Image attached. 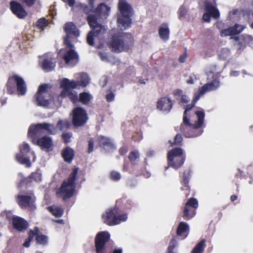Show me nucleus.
I'll list each match as a JSON object with an SVG mask.
<instances>
[{
	"mask_svg": "<svg viewBox=\"0 0 253 253\" xmlns=\"http://www.w3.org/2000/svg\"><path fill=\"white\" fill-rule=\"evenodd\" d=\"M201 96L197 92L195 93L192 103L188 104L183 114V123L181 125L180 129L182 132L184 133L185 136L187 137H196L200 135L202 133V131L199 130L198 133H189V131H193L201 127L204 125L205 113L202 109H199V110L195 111V114L197 117V121L194 124L190 123L189 120L186 117L187 112L191 110L194 106L196 103L199 100Z\"/></svg>",
	"mask_w": 253,
	"mask_h": 253,
	"instance_id": "obj_1",
	"label": "nucleus"
},
{
	"mask_svg": "<svg viewBox=\"0 0 253 253\" xmlns=\"http://www.w3.org/2000/svg\"><path fill=\"white\" fill-rule=\"evenodd\" d=\"M76 77L77 79H78V77H80V81H70L67 78H64L60 84V87L62 88L60 96L69 97L74 103L77 101L78 98L77 93L72 90V89L76 88L79 86L84 87L89 83L88 76L85 73L76 74Z\"/></svg>",
	"mask_w": 253,
	"mask_h": 253,
	"instance_id": "obj_2",
	"label": "nucleus"
},
{
	"mask_svg": "<svg viewBox=\"0 0 253 253\" xmlns=\"http://www.w3.org/2000/svg\"><path fill=\"white\" fill-rule=\"evenodd\" d=\"M133 39L128 33H121L113 36L110 42V47L113 52L119 53L128 50L132 46Z\"/></svg>",
	"mask_w": 253,
	"mask_h": 253,
	"instance_id": "obj_3",
	"label": "nucleus"
},
{
	"mask_svg": "<svg viewBox=\"0 0 253 253\" xmlns=\"http://www.w3.org/2000/svg\"><path fill=\"white\" fill-rule=\"evenodd\" d=\"M119 8L121 14L118 16V25L121 30H125L131 25L130 17L133 14L132 9L126 0H119Z\"/></svg>",
	"mask_w": 253,
	"mask_h": 253,
	"instance_id": "obj_4",
	"label": "nucleus"
},
{
	"mask_svg": "<svg viewBox=\"0 0 253 253\" xmlns=\"http://www.w3.org/2000/svg\"><path fill=\"white\" fill-rule=\"evenodd\" d=\"M77 172L78 169H74L69 178L63 182L60 188L57 191L58 197H61L64 200H66L74 195L75 192V181L76 179Z\"/></svg>",
	"mask_w": 253,
	"mask_h": 253,
	"instance_id": "obj_5",
	"label": "nucleus"
},
{
	"mask_svg": "<svg viewBox=\"0 0 253 253\" xmlns=\"http://www.w3.org/2000/svg\"><path fill=\"white\" fill-rule=\"evenodd\" d=\"M87 19L92 30L87 36V42L90 45H92L94 44V37L104 33L106 31V28L105 26L99 23V18L95 14H89Z\"/></svg>",
	"mask_w": 253,
	"mask_h": 253,
	"instance_id": "obj_6",
	"label": "nucleus"
},
{
	"mask_svg": "<svg viewBox=\"0 0 253 253\" xmlns=\"http://www.w3.org/2000/svg\"><path fill=\"white\" fill-rule=\"evenodd\" d=\"M185 156L181 148H176L169 151L168 154L169 166L177 169L184 163Z\"/></svg>",
	"mask_w": 253,
	"mask_h": 253,
	"instance_id": "obj_7",
	"label": "nucleus"
},
{
	"mask_svg": "<svg viewBox=\"0 0 253 253\" xmlns=\"http://www.w3.org/2000/svg\"><path fill=\"white\" fill-rule=\"evenodd\" d=\"M51 86L48 84L41 85L36 95V103L39 106H47L51 101L50 90Z\"/></svg>",
	"mask_w": 253,
	"mask_h": 253,
	"instance_id": "obj_8",
	"label": "nucleus"
},
{
	"mask_svg": "<svg viewBox=\"0 0 253 253\" xmlns=\"http://www.w3.org/2000/svg\"><path fill=\"white\" fill-rule=\"evenodd\" d=\"M57 127L53 124L47 123L38 124L36 125L30 126L28 131V136L33 137L35 134L44 133L46 131L51 134H55L57 133Z\"/></svg>",
	"mask_w": 253,
	"mask_h": 253,
	"instance_id": "obj_9",
	"label": "nucleus"
},
{
	"mask_svg": "<svg viewBox=\"0 0 253 253\" xmlns=\"http://www.w3.org/2000/svg\"><path fill=\"white\" fill-rule=\"evenodd\" d=\"M64 31L66 36L64 40V43L68 47H73L71 43L72 40L78 37L80 33L76 26L72 22H68L65 25Z\"/></svg>",
	"mask_w": 253,
	"mask_h": 253,
	"instance_id": "obj_10",
	"label": "nucleus"
},
{
	"mask_svg": "<svg viewBox=\"0 0 253 253\" xmlns=\"http://www.w3.org/2000/svg\"><path fill=\"white\" fill-rule=\"evenodd\" d=\"M127 218L126 214H122L118 216L115 215L112 210L107 211L105 213L102 215L103 222L109 225H114L120 224L122 222H124Z\"/></svg>",
	"mask_w": 253,
	"mask_h": 253,
	"instance_id": "obj_11",
	"label": "nucleus"
},
{
	"mask_svg": "<svg viewBox=\"0 0 253 253\" xmlns=\"http://www.w3.org/2000/svg\"><path fill=\"white\" fill-rule=\"evenodd\" d=\"M35 201V197L32 194L28 195L19 194L16 199L17 202L21 208L30 210H34L36 208Z\"/></svg>",
	"mask_w": 253,
	"mask_h": 253,
	"instance_id": "obj_12",
	"label": "nucleus"
},
{
	"mask_svg": "<svg viewBox=\"0 0 253 253\" xmlns=\"http://www.w3.org/2000/svg\"><path fill=\"white\" fill-rule=\"evenodd\" d=\"M110 237V235L107 231L100 232L97 234L95 239L97 253H104L105 250V245Z\"/></svg>",
	"mask_w": 253,
	"mask_h": 253,
	"instance_id": "obj_13",
	"label": "nucleus"
},
{
	"mask_svg": "<svg viewBox=\"0 0 253 253\" xmlns=\"http://www.w3.org/2000/svg\"><path fill=\"white\" fill-rule=\"evenodd\" d=\"M88 119L85 111L82 108L78 107L73 110V124L80 126L85 124Z\"/></svg>",
	"mask_w": 253,
	"mask_h": 253,
	"instance_id": "obj_14",
	"label": "nucleus"
},
{
	"mask_svg": "<svg viewBox=\"0 0 253 253\" xmlns=\"http://www.w3.org/2000/svg\"><path fill=\"white\" fill-rule=\"evenodd\" d=\"M198 206V201L194 198H190L186 203L183 211V218L186 220H189L192 218L195 214V210Z\"/></svg>",
	"mask_w": 253,
	"mask_h": 253,
	"instance_id": "obj_15",
	"label": "nucleus"
},
{
	"mask_svg": "<svg viewBox=\"0 0 253 253\" xmlns=\"http://www.w3.org/2000/svg\"><path fill=\"white\" fill-rule=\"evenodd\" d=\"M20 154L16 156V159L18 162L21 164H25L27 167H30L31 165L29 159L25 158L21 154H25L29 152L30 148L27 143L23 142L20 145Z\"/></svg>",
	"mask_w": 253,
	"mask_h": 253,
	"instance_id": "obj_16",
	"label": "nucleus"
},
{
	"mask_svg": "<svg viewBox=\"0 0 253 253\" xmlns=\"http://www.w3.org/2000/svg\"><path fill=\"white\" fill-rule=\"evenodd\" d=\"M63 58L65 63L69 66H73L76 65L79 60L77 53L73 49H66L64 53Z\"/></svg>",
	"mask_w": 253,
	"mask_h": 253,
	"instance_id": "obj_17",
	"label": "nucleus"
},
{
	"mask_svg": "<svg viewBox=\"0 0 253 253\" xmlns=\"http://www.w3.org/2000/svg\"><path fill=\"white\" fill-rule=\"evenodd\" d=\"M10 6L13 13L19 18H24L28 14L23 6L15 1H11Z\"/></svg>",
	"mask_w": 253,
	"mask_h": 253,
	"instance_id": "obj_18",
	"label": "nucleus"
},
{
	"mask_svg": "<svg viewBox=\"0 0 253 253\" xmlns=\"http://www.w3.org/2000/svg\"><path fill=\"white\" fill-rule=\"evenodd\" d=\"M205 7L207 12L203 16V19L205 21L209 22L211 20V16L214 18H218L219 12L216 7L208 3L206 4Z\"/></svg>",
	"mask_w": 253,
	"mask_h": 253,
	"instance_id": "obj_19",
	"label": "nucleus"
},
{
	"mask_svg": "<svg viewBox=\"0 0 253 253\" xmlns=\"http://www.w3.org/2000/svg\"><path fill=\"white\" fill-rule=\"evenodd\" d=\"M43 61L42 63V69L46 72L50 71L55 67V60L52 54L48 53L43 56Z\"/></svg>",
	"mask_w": 253,
	"mask_h": 253,
	"instance_id": "obj_20",
	"label": "nucleus"
},
{
	"mask_svg": "<svg viewBox=\"0 0 253 253\" xmlns=\"http://www.w3.org/2000/svg\"><path fill=\"white\" fill-rule=\"evenodd\" d=\"M220 86V82L218 80H214L211 82L205 84L200 88L197 92L203 96L206 92L216 90Z\"/></svg>",
	"mask_w": 253,
	"mask_h": 253,
	"instance_id": "obj_21",
	"label": "nucleus"
},
{
	"mask_svg": "<svg viewBox=\"0 0 253 253\" xmlns=\"http://www.w3.org/2000/svg\"><path fill=\"white\" fill-rule=\"evenodd\" d=\"M244 28L245 27L243 25L235 24L233 27L222 30L220 31V35L221 37H227L238 35L242 32Z\"/></svg>",
	"mask_w": 253,
	"mask_h": 253,
	"instance_id": "obj_22",
	"label": "nucleus"
},
{
	"mask_svg": "<svg viewBox=\"0 0 253 253\" xmlns=\"http://www.w3.org/2000/svg\"><path fill=\"white\" fill-rule=\"evenodd\" d=\"M157 107L164 113L169 112L172 107L171 100L169 97L161 98L157 102Z\"/></svg>",
	"mask_w": 253,
	"mask_h": 253,
	"instance_id": "obj_23",
	"label": "nucleus"
},
{
	"mask_svg": "<svg viewBox=\"0 0 253 253\" xmlns=\"http://www.w3.org/2000/svg\"><path fill=\"white\" fill-rule=\"evenodd\" d=\"M37 143L42 149L45 150H52L53 147V142L51 138L46 136L39 139Z\"/></svg>",
	"mask_w": 253,
	"mask_h": 253,
	"instance_id": "obj_24",
	"label": "nucleus"
},
{
	"mask_svg": "<svg viewBox=\"0 0 253 253\" xmlns=\"http://www.w3.org/2000/svg\"><path fill=\"white\" fill-rule=\"evenodd\" d=\"M13 78L16 83L18 94L24 95L26 92V85L24 80L18 75L14 76Z\"/></svg>",
	"mask_w": 253,
	"mask_h": 253,
	"instance_id": "obj_25",
	"label": "nucleus"
},
{
	"mask_svg": "<svg viewBox=\"0 0 253 253\" xmlns=\"http://www.w3.org/2000/svg\"><path fill=\"white\" fill-rule=\"evenodd\" d=\"M12 222L14 226L19 231H23L27 228L28 224L27 221L19 216L13 217Z\"/></svg>",
	"mask_w": 253,
	"mask_h": 253,
	"instance_id": "obj_26",
	"label": "nucleus"
},
{
	"mask_svg": "<svg viewBox=\"0 0 253 253\" xmlns=\"http://www.w3.org/2000/svg\"><path fill=\"white\" fill-rule=\"evenodd\" d=\"M110 12V7L104 3H101L97 8L96 11L92 14L99 18L98 17H104L106 18Z\"/></svg>",
	"mask_w": 253,
	"mask_h": 253,
	"instance_id": "obj_27",
	"label": "nucleus"
},
{
	"mask_svg": "<svg viewBox=\"0 0 253 253\" xmlns=\"http://www.w3.org/2000/svg\"><path fill=\"white\" fill-rule=\"evenodd\" d=\"M98 143L100 146L105 149L115 148L111 140L103 136H100L98 137Z\"/></svg>",
	"mask_w": 253,
	"mask_h": 253,
	"instance_id": "obj_28",
	"label": "nucleus"
},
{
	"mask_svg": "<svg viewBox=\"0 0 253 253\" xmlns=\"http://www.w3.org/2000/svg\"><path fill=\"white\" fill-rule=\"evenodd\" d=\"M173 94L176 98L180 100V104L181 105L187 104L190 100L189 97L185 95L181 90H175L173 91Z\"/></svg>",
	"mask_w": 253,
	"mask_h": 253,
	"instance_id": "obj_29",
	"label": "nucleus"
},
{
	"mask_svg": "<svg viewBox=\"0 0 253 253\" xmlns=\"http://www.w3.org/2000/svg\"><path fill=\"white\" fill-rule=\"evenodd\" d=\"M169 31L167 24H162L159 31V34L161 38L166 41L169 38Z\"/></svg>",
	"mask_w": 253,
	"mask_h": 253,
	"instance_id": "obj_30",
	"label": "nucleus"
},
{
	"mask_svg": "<svg viewBox=\"0 0 253 253\" xmlns=\"http://www.w3.org/2000/svg\"><path fill=\"white\" fill-rule=\"evenodd\" d=\"M62 155L65 161L70 163L74 157V151L71 148L66 147L62 151Z\"/></svg>",
	"mask_w": 253,
	"mask_h": 253,
	"instance_id": "obj_31",
	"label": "nucleus"
},
{
	"mask_svg": "<svg viewBox=\"0 0 253 253\" xmlns=\"http://www.w3.org/2000/svg\"><path fill=\"white\" fill-rule=\"evenodd\" d=\"M34 236H36L37 242L40 244H44L47 242V237L41 234L38 227H36L33 231Z\"/></svg>",
	"mask_w": 253,
	"mask_h": 253,
	"instance_id": "obj_32",
	"label": "nucleus"
},
{
	"mask_svg": "<svg viewBox=\"0 0 253 253\" xmlns=\"http://www.w3.org/2000/svg\"><path fill=\"white\" fill-rule=\"evenodd\" d=\"M47 209L51 212L53 215L57 217L61 216L63 213V209L56 206L48 207Z\"/></svg>",
	"mask_w": 253,
	"mask_h": 253,
	"instance_id": "obj_33",
	"label": "nucleus"
},
{
	"mask_svg": "<svg viewBox=\"0 0 253 253\" xmlns=\"http://www.w3.org/2000/svg\"><path fill=\"white\" fill-rule=\"evenodd\" d=\"M189 225L184 222H180L177 229V234L181 236L183 233H187L189 231Z\"/></svg>",
	"mask_w": 253,
	"mask_h": 253,
	"instance_id": "obj_34",
	"label": "nucleus"
},
{
	"mask_svg": "<svg viewBox=\"0 0 253 253\" xmlns=\"http://www.w3.org/2000/svg\"><path fill=\"white\" fill-rule=\"evenodd\" d=\"M205 247V241L203 240L197 244L192 251L191 253H203Z\"/></svg>",
	"mask_w": 253,
	"mask_h": 253,
	"instance_id": "obj_35",
	"label": "nucleus"
},
{
	"mask_svg": "<svg viewBox=\"0 0 253 253\" xmlns=\"http://www.w3.org/2000/svg\"><path fill=\"white\" fill-rule=\"evenodd\" d=\"M48 25V22L45 18H41L37 22V28L40 30L41 32H43L45 28Z\"/></svg>",
	"mask_w": 253,
	"mask_h": 253,
	"instance_id": "obj_36",
	"label": "nucleus"
},
{
	"mask_svg": "<svg viewBox=\"0 0 253 253\" xmlns=\"http://www.w3.org/2000/svg\"><path fill=\"white\" fill-rule=\"evenodd\" d=\"M92 97L91 95L86 92H83L80 94V99L82 103L86 104L90 101Z\"/></svg>",
	"mask_w": 253,
	"mask_h": 253,
	"instance_id": "obj_37",
	"label": "nucleus"
},
{
	"mask_svg": "<svg viewBox=\"0 0 253 253\" xmlns=\"http://www.w3.org/2000/svg\"><path fill=\"white\" fill-rule=\"evenodd\" d=\"M229 50L227 48H223L218 51V56L221 59H225L230 55Z\"/></svg>",
	"mask_w": 253,
	"mask_h": 253,
	"instance_id": "obj_38",
	"label": "nucleus"
},
{
	"mask_svg": "<svg viewBox=\"0 0 253 253\" xmlns=\"http://www.w3.org/2000/svg\"><path fill=\"white\" fill-rule=\"evenodd\" d=\"M218 70L217 69V66L215 65H211L207 67L206 69V74L209 78L211 75H212L213 74H215L216 73H218Z\"/></svg>",
	"mask_w": 253,
	"mask_h": 253,
	"instance_id": "obj_39",
	"label": "nucleus"
},
{
	"mask_svg": "<svg viewBox=\"0 0 253 253\" xmlns=\"http://www.w3.org/2000/svg\"><path fill=\"white\" fill-rule=\"evenodd\" d=\"M69 125V122L67 120H59L57 124L56 127L60 130L67 128Z\"/></svg>",
	"mask_w": 253,
	"mask_h": 253,
	"instance_id": "obj_40",
	"label": "nucleus"
},
{
	"mask_svg": "<svg viewBox=\"0 0 253 253\" xmlns=\"http://www.w3.org/2000/svg\"><path fill=\"white\" fill-rule=\"evenodd\" d=\"M32 178L37 182H40L42 179V173L40 170L32 174Z\"/></svg>",
	"mask_w": 253,
	"mask_h": 253,
	"instance_id": "obj_41",
	"label": "nucleus"
},
{
	"mask_svg": "<svg viewBox=\"0 0 253 253\" xmlns=\"http://www.w3.org/2000/svg\"><path fill=\"white\" fill-rule=\"evenodd\" d=\"M34 237V233L33 230H31L29 233V238L28 240L26 241L23 244V246L25 247H29L30 246V243L33 240Z\"/></svg>",
	"mask_w": 253,
	"mask_h": 253,
	"instance_id": "obj_42",
	"label": "nucleus"
},
{
	"mask_svg": "<svg viewBox=\"0 0 253 253\" xmlns=\"http://www.w3.org/2000/svg\"><path fill=\"white\" fill-rule=\"evenodd\" d=\"M187 9L185 7L181 6V7H180L178 11L179 18H182L185 17V15L187 14Z\"/></svg>",
	"mask_w": 253,
	"mask_h": 253,
	"instance_id": "obj_43",
	"label": "nucleus"
},
{
	"mask_svg": "<svg viewBox=\"0 0 253 253\" xmlns=\"http://www.w3.org/2000/svg\"><path fill=\"white\" fill-rule=\"evenodd\" d=\"M72 137V134L70 132L65 133L62 134V138L65 143H69L71 141V138Z\"/></svg>",
	"mask_w": 253,
	"mask_h": 253,
	"instance_id": "obj_44",
	"label": "nucleus"
},
{
	"mask_svg": "<svg viewBox=\"0 0 253 253\" xmlns=\"http://www.w3.org/2000/svg\"><path fill=\"white\" fill-rule=\"evenodd\" d=\"M139 156L137 151H134L132 152L129 155V159L132 162H134L136 159H138Z\"/></svg>",
	"mask_w": 253,
	"mask_h": 253,
	"instance_id": "obj_45",
	"label": "nucleus"
},
{
	"mask_svg": "<svg viewBox=\"0 0 253 253\" xmlns=\"http://www.w3.org/2000/svg\"><path fill=\"white\" fill-rule=\"evenodd\" d=\"M198 80L197 77L196 75H191L188 79L187 80L186 82L188 84H194L195 82Z\"/></svg>",
	"mask_w": 253,
	"mask_h": 253,
	"instance_id": "obj_46",
	"label": "nucleus"
},
{
	"mask_svg": "<svg viewBox=\"0 0 253 253\" xmlns=\"http://www.w3.org/2000/svg\"><path fill=\"white\" fill-rule=\"evenodd\" d=\"M88 3V8L87 7H85L84 8V11L88 13L89 11H91L93 9V0H87Z\"/></svg>",
	"mask_w": 253,
	"mask_h": 253,
	"instance_id": "obj_47",
	"label": "nucleus"
},
{
	"mask_svg": "<svg viewBox=\"0 0 253 253\" xmlns=\"http://www.w3.org/2000/svg\"><path fill=\"white\" fill-rule=\"evenodd\" d=\"M176 240L174 239H172L169 242V246L168 248L169 253H172V250L175 246Z\"/></svg>",
	"mask_w": 253,
	"mask_h": 253,
	"instance_id": "obj_48",
	"label": "nucleus"
},
{
	"mask_svg": "<svg viewBox=\"0 0 253 253\" xmlns=\"http://www.w3.org/2000/svg\"><path fill=\"white\" fill-rule=\"evenodd\" d=\"M182 141V137L181 135L177 134L174 138V144L176 145H180Z\"/></svg>",
	"mask_w": 253,
	"mask_h": 253,
	"instance_id": "obj_49",
	"label": "nucleus"
},
{
	"mask_svg": "<svg viewBox=\"0 0 253 253\" xmlns=\"http://www.w3.org/2000/svg\"><path fill=\"white\" fill-rule=\"evenodd\" d=\"M111 177L114 180H118L121 177L120 173L115 171L111 173Z\"/></svg>",
	"mask_w": 253,
	"mask_h": 253,
	"instance_id": "obj_50",
	"label": "nucleus"
},
{
	"mask_svg": "<svg viewBox=\"0 0 253 253\" xmlns=\"http://www.w3.org/2000/svg\"><path fill=\"white\" fill-rule=\"evenodd\" d=\"M99 55L103 61L107 62L109 61L107 54L105 52H99Z\"/></svg>",
	"mask_w": 253,
	"mask_h": 253,
	"instance_id": "obj_51",
	"label": "nucleus"
},
{
	"mask_svg": "<svg viewBox=\"0 0 253 253\" xmlns=\"http://www.w3.org/2000/svg\"><path fill=\"white\" fill-rule=\"evenodd\" d=\"M22 2L25 3L28 6H32L35 2L36 0H20Z\"/></svg>",
	"mask_w": 253,
	"mask_h": 253,
	"instance_id": "obj_52",
	"label": "nucleus"
},
{
	"mask_svg": "<svg viewBox=\"0 0 253 253\" xmlns=\"http://www.w3.org/2000/svg\"><path fill=\"white\" fill-rule=\"evenodd\" d=\"M93 150V141L92 139H90L88 141V152L90 153Z\"/></svg>",
	"mask_w": 253,
	"mask_h": 253,
	"instance_id": "obj_53",
	"label": "nucleus"
},
{
	"mask_svg": "<svg viewBox=\"0 0 253 253\" xmlns=\"http://www.w3.org/2000/svg\"><path fill=\"white\" fill-rule=\"evenodd\" d=\"M114 94L113 93H110L107 95L106 99L108 101H112L114 99Z\"/></svg>",
	"mask_w": 253,
	"mask_h": 253,
	"instance_id": "obj_54",
	"label": "nucleus"
},
{
	"mask_svg": "<svg viewBox=\"0 0 253 253\" xmlns=\"http://www.w3.org/2000/svg\"><path fill=\"white\" fill-rule=\"evenodd\" d=\"M186 58V55L184 54L181 56L179 58V61L180 62H184Z\"/></svg>",
	"mask_w": 253,
	"mask_h": 253,
	"instance_id": "obj_55",
	"label": "nucleus"
},
{
	"mask_svg": "<svg viewBox=\"0 0 253 253\" xmlns=\"http://www.w3.org/2000/svg\"><path fill=\"white\" fill-rule=\"evenodd\" d=\"M230 75L232 76H237L239 75V72L237 71H232L231 72Z\"/></svg>",
	"mask_w": 253,
	"mask_h": 253,
	"instance_id": "obj_56",
	"label": "nucleus"
},
{
	"mask_svg": "<svg viewBox=\"0 0 253 253\" xmlns=\"http://www.w3.org/2000/svg\"><path fill=\"white\" fill-rule=\"evenodd\" d=\"M126 150L125 148H122L120 150V152L122 154H124L126 152Z\"/></svg>",
	"mask_w": 253,
	"mask_h": 253,
	"instance_id": "obj_57",
	"label": "nucleus"
},
{
	"mask_svg": "<svg viewBox=\"0 0 253 253\" xmlns=\"http://www.w3.org/2000/svg\"><path fill=\"white\" fill-rule=\"evenodd\" d=\"M113 253H122V250L121 249H115Z\"/></svg>",
	"mask_w": 253,
	"mask_h": 253,
	"instance_id": "obj_58",
	"label": "nucleus"
},
{
	"mask_svg": "<svg viewBox=\"0 0 253 253\" xmlns=\"http://www.w3.org/2000/svg\"><path fill=\"white\" fill-rule=\"evenodd\" d=\"M237 198V197L235 195H232L230 197V199L232 201H234L235 200H236Z\"/></svg>",
	"mask_w": 253,
	"mask_h": 253,
	"instance_id": "obj_59",
	"label": "nucleus"
},
{
	"mask_svg": "<svg viewBox=\"0 0 253 253\" xmlns=\"http://www.w3.org/2000/svg\"><path fill=\"white\" fill-rule=\"evenodd\" d=\"M183 180H184V182L185 185L187 187H188V186L187 185V184L188 182V179L185 178Z\"/></svg>",
	"mask_w": 253,
	"mask_h": 253,
	"instance_id": "obj_60",
	"label": "nucleus"
},
{
	"mask_svg": "<svg viewBox=\"0 0 253 253\" xmlns=\"http://www.w3.org/2000/svg\"><path fill=\"white\" fill-rule=\"evenodd\" d=\"M50 12H51V14L53 15V13L52 12V10H54V6H51L50 7V9H49Z\"/></svg>",
	"mask_w": 253,
	"mask_h": 253,
	"instance_id": "obj_61",
	"label": "nucleus"
},
{
	"mask_svg": "<svg viewBox=\"0 0 253 253\" xmlns=\"http://www.w3.org/2000/svg\"><path fill=\"white\" fill-rule=\"evenodd\" d=\"M57 222H58L59 223H62V224L63 223V220H57Z\"/></svg>",
	"mask_w": 253,
	"mask_h": 253,
	"instance_id": "obj_62",
	"label": "nucleus"
},
{
	"mask_svg": "<svg viewBox=\"0 0 253 253\" xmlns=\"http://www.w3.org/2000/svg\"><path fill=\"white\" fill-rule=\"evenodd\" d=\"M239 38H240L239 37H237L235 38V40H239Z\"/></svg>",
	"mask_w": 253,
	"mask_h": 253,
	"instance_id": "obj_63",
	"label": "nucleus"
},
{
	"mask_svg": "<svg viewBox=\"0 0 253 253\" xmlns=\"http://www.w3.org/2000/svg\"><path fill=\"white\" fill-rule=\"evenodd\" d=\"M251 27H252V28H253V23L252 24V25H251Z\"/></svg>",
	"mask_w": 253,
	"mask_h": 253,
	"instance_id": "obj_64",
	"label": "nucleus"
}]
</instances>
